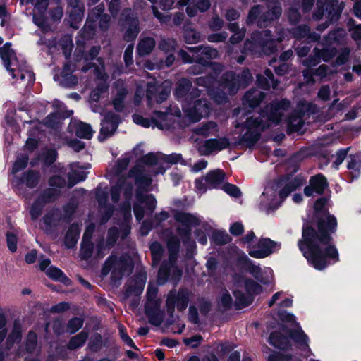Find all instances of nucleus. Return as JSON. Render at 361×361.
Returning a JSON list of instances; mask_svg holds the SVG:
<instances>
[{
  "label": "nucleus",
  "mask_w": 361,
  "mask_h": 361,
  "mask_svg": "<svg viewBox=\"0 0 361 361\" xmlns=\"http://www.w3.org/2000/svg\"><path fill=\"white\" fill-rule=\"evenodd\" d=\"M291 33L297 39H305L308 42L317 41L320 36L315 32H310V28L307 25H300L291 30Z\"/></svg>",
  "instance_id": "31"
},
{
  "label": "nucleus",
  "mask_w": 361,
  "mask_h": 361,
  "mask_svg": "<svg viewBox=\"0 0 361 361\" xmlns=\"http://www.w3.org/2000/svg\"><path fill=\"white\" fill-rule=\"evenodd\" d=\"M336 33L335 32H330L328 35L326 39V43L329 44V46L320 49V59L325 62H328L331 60L337 53L336 47H331V40H336Z\"/></svg>",
  "instance_id": "37"
},
{
  "label": "nucleus",
  "mask_w": 361,
  "mask_h": 361,
  "mask_svg": "<svg viewBox=\"0 0 361 361\" xmlns=\"http://www.w3.org/2000/svg\"><path fill=\"white\" fill-rule=\"evenodd\" d=\"M160 300H153L147 301L145 306L149 322L155 326H159L163 322L164 313L160 310Z\"/></svg>",
  "instance_id": "24"
},
{
  "label": "nucleus",
  "mask_w": 361,
  "mask_h": 361,
  "mask_svg": "<svg viewBox=\"0 0 361 361\" xmlns=\"http://www.w3.org/2000/svg\"><path fill=\"white\" fill-rule=\"evenodd\" d=\"M289 335L301 350L310 353V348L308 343L309 338L300 326H298L297 329L291 331L289 333Z\"/></svg>",
  "instance_id": "32"
},
{
  "label": "nucleus",
  "mask_w": 361,
  "mask_h": 361,
  "mask_svg": "<svg viewBox=\"0 0 361 361\" xmlns=\"http://www.w3.org/2000/svg\"><path fill=\"white\" fill-rule=\"evenodd\" d=\"M126 20L129 22V27L124 35V39L127 42L133 41L140 32L138 19L137 18H130Z\"/></svg>",
  "instance_id": "45"
},
{
  "label": "nucleus",
  "mask_w": 361,
  "mask_h": 361,
  "mask_svg": "<svg viewBox=\"0 0 361 361\" xmlns=\"http://www.w3.org/2000/svg\"><path fill=\"white\" fill-rule=\"evenodd\" d=\"M0 58L3 61L4 66L11 73L13 79L18 78L22 82H26L27 86L32 85L35 81V75L29 69L27 63L22 61H19L16 53L11 48L9 43H6L0 47Z\"/></svg>",
  "instance_id": "5"
},
{
  "label": "nucleus",
  "mask_w": 361,
  "mask_h": 361,
  "mask_svg": "<svg viewBox=\"0 0 361 361\" xmlns=\"http://www.w3.org/2000/svg\"><path fill=\"white\" fill-rule=\"evenodd\" d=\"M264 93L257 89L249 90L244 96L243 104L245 106H257L264 98Z\"/></svg>",
  "instance_id": "33"
},
{
  "label": "nucleus",
  "mask_w": 361,
  "mask_h": 361,
  "mask_svg": "<svg viewBox=\"0 0 361 361\" xmlns=\"http://www.w3.org/2000/svg\"><path fill=\"white\" fill-rule=\"evenodd\" d=\"M239 286V283H238L235 285L233 290V295L235 298V306L238 309L250 305L252 302L250 296L252 295H257L262 290V286L252 279H246L244 281V286L247 292V295H245L238 289Z\"/></svg>",
  "instance_id": "11"
},
{
  "label": "nucleus",
  "mask_w": 361,
  "mask_h": 361,
  "mask_svg": "<svg viewBox=\"0 0 361 361\" xmlns=\"http://www.w3.org/2000/svg\"><path fill=\"white\" fill-rule=\"evenodd\" d=\"M71 10L69 11V18L71 21V26L78 21H80L84 15V6L79 0H69Z\"/></svg>",
  "instance_id": "36"
},
{
  "label": "nucleus",
  "mask_w": 361,
  "mask_h": 361,
  "mask_svg": "<svg viewBox=\"0 0 361 361\" xmlns=\"http://www.w3.org/2000/svg\"><path fill=\"white\" fill-rule=\"evenodd\" d=\"M176 46V42L173 39H161L159 43V49L168 53L173 51Z\"/></svg>",
  "instance_id": "64"
},
{
  "label": "nucleus",
  "mask_w": 361,
  "mask_h": 361,
  "mask_svg": "<svg viewBox=\"0 0 361 361\" xmlns=\"http://www.w3.org/2000/svg\"><path fill=\"white\" fill-rule=\"evenodd\" d=\"M302 185V179L299 177L271 183L265 188L260 197V209L267 212L276 209L284 198Z\"/></svg>",
  "instance_id": "4"
},
{
  "label": "nucleus",
  "mask_w": 361,
  "mask_h": 361,
  "mask_svg": "<svg viewBox=\"0 0 361 361\" xmlns=\"http://www.w3.org/2000/svg\"><path fill=\"white\" fill-rule=\"evenodd\" d=\"M88 337V334L85 331H81L76 336L71 338L68 343V348L74 350L83 345Z\"/></svg>",
  "instance_id": "52"
},
{
  "label": "nucleus",
  "mask_w": 361,
  "mask_h": 361,
  "mask_svg": "<svg viewBox=\"0 0 361 361\" xmlns=\"http://www.w3.org/2000/svg\"><path fill=\"white\" fill-rule=\"evenodd\" d=\"M174 219L176 221L183 224V227L178 228V233L183 238L189 239L191 233V226H197L200 224L199 219L189 213L176 212Z\"/></svg>",
  "instance_id": "17"
},
{
  "label": "nucleus",
  "mask_w": 361,
  "mask_h": 361,
  "mask_svg": "<svg viewBox=\"0 0 361 361\" xmlns=\"http://www.w3.org/2000/svg\"><path fill=\"white\" fill-rule=\"evenodd\" d=\"M29 160L28 155L26 154H22L18 156L16 161L13 164L12 168V173H16L23 169H24L27 165Z\"/></svg>",
  "instance_id": "58"
},
{
  "label": "nucleus",
  "mask_w": 361,
  "mask_h": 361,
  "mask_svg": "<svg viewBox=\"0 0 361 361\" xmlns=\"http://www.w3.org/2000/svg\"><path fill=\"white\" fill-rule=\"evenodd\" d=\"M188 50L194 54H197L200 52L208 59H217L219 56V51L216 49L209 46H199L195 47H188Z\"/></svg>",
  "instance_id": "42"
},
{
  "label": "nucleus",
  "mask_w": 361,
  "mask_h": 361,
  "mask_svg": "<svg viewBox=\"0 0 361 361\" xmlns=\"http://www.w3.org/2000/svg\"><path fill=\"white\" fill-rule=\"evenodd\" d=\"M247 270L252 274L257 280L262 283H267V281L263 279L262 275V270L259 265L252 263L251 260L247 259Z\"/></svg>",
  "instance_id": "53"
},
{
  "label": "nucleus",
  "mask_w": 361,
  "mask_h": 361,
  "mask_svg": "<svg viewBox=\"0 0 361 361\" xmlns=\"http://www.w3.org/2000/svg\"><path fill=\"white\" fill-rule=\"evenodd\" d=\"M195 64L190 66L188 69V73L192 75H197L203 72L204 68L210 66L211 68L214 71V73L216 72H221L223 70V66L219 63H209L202 59V57H198L195 59Z\"/></svg>",
  "instance_id": "29"
},
{
  "label": "nucleus",
  "mask_w": 361,
  "mask_h": 361,
  "mask_svg": "<svg viewBox=\"0 0 361 361\" xmlns=\"http://www.w3.org/2000/svg\"><path fill=\"white\" fill-rule=\"evenodd\" d=\"M97 61L99 63V66L94 67V72L99 82L97 87L94 89L90 94V99L94 102H97L100 98L101 94L105 92L108 89V85L106 83L108 75L104 71L103 61L101 58H98Z\"/></svg>",
  "instance_id": "21"
},
{
  "label": "nucleus",
  "mask_w": 361,
  "mask_h": 361,
  "mask_svg": "<svg viewBox=\"0 0 361 361\" xmlns=\"http://www.w3.org/2000/svg\"><path fill=\"white\" fill-rule=\"evenodd\" d=\"M281 247V244L269 238H262L256 246L249 247L248 253L252 257L262 259L268 257Z\"/></svg>",
  "instance_id": "15"
},
{
  "label": "nucleus",
  "mask_w": 361,
  "mask_h": 361,
  "mask_svg": "<svg viewBox=\"0 0 361 361\" xmlns=\"http://www.w3.org/2000/svg\"><path fill=\"white\" fill-rule=\"evenodd\" d=\"M130 161V157L128 154H125L118 159L116 165L114 167V171L116 175L122 173L128 166Z\"/></svg>",
  "instance_id": "60"
},
{
  "label": "nucleus",
  "mask_w": 361,
  "mask_h": 361,
  "mask_svg": "<svg viewBox=\"0 0 361 361\" xmlns=\"http://www.w3.org/2000/svg\"><path fill=\"white\" fill-rule=\"evenodd\" d=\"M72 130H75V135L80 138L90 139L92 137V129L90 125L81 121H72L69 125Z\"/></svg>",
  "instance_id": "30"
},
{
  "label": "nucleus",
  "mask_w": 361,
  "mask_h": 361,
  "mask_svg": "<svg viewBox=\"0 0 361 361\" xmlns=\"http://www.w3.org/2000/svg\"><path fill=\"white\" fill-rule=\"evenodd\" d=\"M150 250L154 264H158L164 252L163 247L160 243L154 242L150 245Z\"/></svg>",
  "instance_id": "61"
},
{
  "label": "nucleus",
  "mask_w": 361,
  "mask_h": 361,
  "mask_svg": "<svg viewBox=\"0 0 361 361\" xmlns=\"http://www.w3.org/2000/svg\"><path fill=\"white\" fill-rule=\"evenodd\" d=\"M94 249L93 243L91 240H83L81 243L80 255L82 259H87L91 257Z\"/></svg>",
  "instance_id": "56"
},
{
  "label": "nucleus",
  "mask_w": 361,
  "mask_h": 361,
  "mask_svg": "<svg viewBox=\"0 0 361 361\" xmlns=\"http://www.w3.org/2000/svg\"><path fill=\"white\" fill-rule=\"evenodd\" d=\"M195 0H179L178 4L180 6H186V13L190 17H194L197 15V11L203 13L207 11L211 6L209 0H199L195 5L192 6L190 3Z\"/></svg>",
  "instance_id": "28"
},
{
  "label": "nucleus",
  "mask_w": 361,
  "mask_h": 361,
  "mask_svg": "<svg viewBox=\"0 0 361 361\" xmlns=\"http://www.w3.org/2000/svg\"><path fill=\"white\" fill-rule=\"evenodd\" d=\"M137 202L133 206L134 214L138 221L142 220L145 212L141 204H145L147 212L152 214L157 207V200L153 195H144L142 192L136 191Z\"/></svg>",
  "instance_id": "16"
},
{
  "label": "nucleus",
  "mask_w": 361,
  "mask_h": 361,
  "mask_svg": "<svg viewBox=\"0 0 361 361\" xmlns=\"http://www.w3.org/2000/svg\"><path fill=\"white\" fill-rule=\"evenodd\" d=\"M71 171L68 174V187L72 188L76 183L84 180L86 178V173L85 169L90 167V164L84 166H79L77 163H73L70 165Z\"/></svg>",
  "instance_id": "27"
},
{
  "label": "nucleus",
  "mask_w": 361,
  "mask_h": 361,
  "mask_svg": "<svg viewBox=\"0 0 361 361\" xmlns=\"http://www.w3.org/2000/svg\"><path fill=\"white\" fill-rule=\"evenodd\" d=\"M80 233V226L77 224H73L70 226L66 235L65 245L68 248L74 247L78 242Z\"/></svg>",
  "instance_id": "40"
},
{
  "label": "nucleus",
  "mask_w": 361,
  "mask_h": 361,
  "mask_svg": "<svg viewBox=\"0 0 361 361\" xmlns=\"http://www.w3.org/2000/svg\"><path fill=\"white\" fill-rule=\"evenodd\" d=\"M119 123L118 116L114 113H108L105 115L104 118L101 123L100 134L99 139L101 141L106 140L107 137L111 136L116 131Z\"/></svg>",
  "instance_id": "23"
},
{
  "label": "nucleus",
  "mask_w": 361,
  "mask_h": 361,
  "mask_svg": "<svg viewBox=\"0 0 361 361\" xmlns=\"http://www.w3.org/2000/svg\"><path fill=\"white\" fill-rule=\"evenodd\" d=\"M328 186L326 178L322 174H317L311 177L310 179V185L304 189V193L306 196L310 197L314 192L322 194Z\"/></svg>",
  "instance_id": "25"
},
{
  "label": "nucleus",
  "mask_w": 361,
  "mask_h": 361,
  "mask_svg": "<svg viewBox=\"0 0 361 361\" xmlns=\"http://www.w3.org/2000/svg\"><path fill=\"white\" fill-rule=\"evenodd\" d=\"M46 274L49 277L53 279L54 280L63 283H66L68 281V279L63 273V271L55 267H51L48 268L46 270Z\"/></svg>",
  "instance_id": "54"
},
{
  "label": "nucleus",
  "mask_w": 361,
  "mask_h": 361,
  "mask_svg": "<svg viewBox=\"0 0 361 361\" xmlns=\"http://www.w3.org/2000/svg\"><path fill=\"white\" fill-rule=\"evenodd\" d=\"M269 127L260 116H251L245 121L247 132L243 136V140L249 145H254L259 138L261 131Z\"/></svg>",
  "instance_id": "12"
},
{
  "label": "nucleus",
  "mask_w": 361,
  "mask_h": 361,
  "mask_svg": "<svg viewBox=\"0 0 361 361\" xmlns=\"http://www.w3.org/2000/svg\"><path fill=\"white\" fill-rule=\"evenodd\" d=\"M220 72H216L215 75L209 74L207 76L198 77L195 83L200 87H204L207 90L208 94L217 104H223L227 102V92L235 94L240 88H245L252 80L253 78L248 69H245L240 75H235L233 72L224 75L223 81L219 83L216 80V76Z\"/></svg>",
  "instance_id": "2"
},
{
  "label": "nucleus",
  "mask_w": 361,
  "mask_h": 361,
  "mask_svg": "<svg viewBox=\"0 0 361 361\" xmlns=\"http://www.w3.org/2000/svg\"><path fill=\"white\" fill-rule=\"evenodd\" d=\"M96 197L100 207V212L102 214L101 223L105 224L111 218L114 212V207L107 204L108 195L106 192L97 189Z\"/></svg>",
  "instance_id": "26"
},
{
  "label": "nucleus",
  "mask_w": 361,
  "mask_h": 361,
  "mask_svg": "<svg viewBox=\"0 0 361 361\" xmlns=\"http://www.w3.org/2000/svg\"><path fill=\"white\" fill-rule=\"evenodd\" d=\"M54 80L59 81V83L64 87H73L78 83V78L75 75L72 73H64V71L61 72V78L55 75Z\"/></svg>",
  "instance_id": "49"
},
{
  "label": "nucleus",
  "mask_w": 361,
  "mask_h": 361,
  "mask_svg": "<svg viewBox=\"0 0 361 361\" xmlns=\"http://www.w3.org/2000/svg\"><path fill=\"white\" fill-rule=\"evenodd\" d=\"M344 5L338 0H317V8L312 14L315 20H320L324 16L329 22L338 19Z\"/></svg>",
  "instance_id": "9"
},
{
  "label": "nucleus",
  "mask_w": 361,
  "mask_h": 361,
  "mask_svg": "<svg viewBox=\"0 0 361 361\" xmlns=\"http://www.w3.org/2000/svg\"><path fill=\"white\" fill-rule=\"evenodd\" d=\"M290 102L287 99L274 101L266 107V111L262 117L267 120L278 123L283 116L285 111L290 107Z\"/></svg>",
  "instance_id": "18"
},
{
  "label": "nucleus",
  "mask_w": 361,
  "mask_h": 361,
  "mask_svg": "<svg viewBox=\"0 0 361 361\" xmlns=\"http://www.w3.org/2000/svg\"><path fill=\"white\" fill-rule=\"evenodd\" d=\"M169 91L157 84V82L152 81L147 83L146 97L149 106L153 104H161L165 101L169 97Z\"/></svg>",
  "instance_id": "22"
},
{
  "label": "nucleus",
  "mask_w": 361,
  "mask_h": 361,
  "mask_svg": "<svg viewBox=\"0 0 361 361\" xmlns=\"http://www.w3.org/2000/svg\"><path fill=\"white\" fill-rule=\"evenodd\" d=\"M116 96L113 99V104L118 111H121L123 107V99L126 94V90L124 87L123 81L118 80L115 82Z\"/></svg>",
  "instance_id": "38"
},
{
  "label": "nucleus",
  "mask_w": 361,
  "mask_h": 361,
  "mask_svg": "<svg viewBox=\"0 0 361 361\" xmlns=\"http://www.w3.org/2000/svg\"><path fill=\"white\" fill-rule=\"evenodd\" d=\"M228 28L233 35L230 38V42L232 44H235L243 40L245 35V29H240L237 23H230Z\"/></svg>",
  "instance_id": "47"
},
{
  "label": "nucleus",
  "mask_w": 361,
  "mask_h": 361,
  "mask_svg": "<svg viewBox=\"0 0 361 361\" xmlns=\"http://www.w3.org/2000/svg\"><path fill=\"white\" fill-rule=\"evenodd\" d=\"M224 176L225 174L221 170H214L207 174L205 181L209 188H217L223 183Z\"/></svg>",
  "instance_id": "41"
},
{
  "label": "nucleus",
  "mask_w": 361,
  "mask_h": 361,
  "mask_svg": "<svg viewBox=\"0 0 361 361\" xmlns=\"http://www.w3.org/2000/svg\"><path fill=\"white\" fill-rule=\"evenodd\" d=\"M155 40L152 37H146L140 39L137 46V53L139 56L149 55L155 47Z\"/></svg>",
  "instance_id": "39"
},
{
  "label": "nucleus",
  "mask_w": 361,
  "mask_h": 361,
  "mask_svg": "<svg viewBox=\"0 0 361 361\" xmlns=\"http://www.w3.org/2000/svg\"><path fill=\"white\" fill-rule=\"evenodd\" d=\"M61 214L59 209H53L46 214L43 218L47 232H51L59 225Z\"/></svg>",
  "instance_id": "34"
},
{
  "label": "nucleus",
  "mask_w": 361,
  "mask_h": 361,
  "mask_svg": "<svg viewBox=\"0 0 361 361\" xmlns=\"http://www.w3.org/2000/svg\"><path fill=\"white\" fill-rule=\"evenodd\" d=\"M104 11V5L99 4L92 8L88 13L87 21L89 23H94L97 21L103 15Z\"/></svg>",
  "instance_id": "63"
},
{
  "label": "nucleus",
  "mask_w": 361,
  "mask_h": 361,
  "mask_svg": "<svg viewBox=\"0 0 361 361\" xmlns=\"http://www.w3.org/2000/svg\"><path fill=\"white\" fill-rule=\"evenodd\" d=\"M59 190L51 187V188L44 190L39 198L42 199L43 202L47 204L54 201L59 197Z\"/></svg>",
  "instance_id": "55"
},
{
  "label": "nucleus",
  "mask_w": 361,
  "mask_h": 361,
  "mask_svg": "<svg viewBox=\"0 0 361 361\" xmlns=\"http://www.w3.org/2000/svg\"><path fill=\"white\" fill-rule=\"evenodd\" d=\"M269 343L276 348L286 349L289 345V341L287 337L283 336L280 332H273L269 336Z\"/></svg>",
  "instance_id": "46"
},
{
  "label": "nucleus",
  "mask_w": 361,
  "mask_h": 361,
  "mask_svg": "<svg viewBox=\"0 0 361 361\" xmlns=\"http://www.w3.org/2000/svg\"><path fill=\"white\" fill-rule=\"evenodd\" d=\"M336 227V218L327 214L319 220L318 231L310 227L303 228L302 240L298 242V246L309 263L318 270L339 261L338 251L331 236Z\"/></svg>",
  "instance_id": "1"
},
{
  "label": "nucleus",
  "mask_w": 361,
  "mask_h": 361,
  "mask_svg": "<svg viewBox=\"0 0 361 361\" xmlns=\"http://www.w3.org/2000/svg\"><path fill=\"white\" fill-rule=\"evenodd\" d=\"M283 40L281 37L274 38L271 31L262 30L255 32L244 44L243 53H250L260 56L262 54H270L276 50L278 43Z\"/></svg>",
  "instance_id": "6"
},
{
  "label": "nucleus",
  "mask_w": 361,
  "mask_h": 361,
  "mask_svg": "<svg viewBox=\"0 0 361 361\" xmlns=\"http://www.w3.org/2000/svg\"><path fill=\"white\" fill-rule=\"evenodd\" d=\"M169 252L168 261L164 262L158 273V281L164 284L171 276L173 279H179L182 275V270L179 269L176 262L180 248V241L177 237H171L167 243Z\"/></svg>",
  "instance_id": "7"
},
{
  "label": "nucleus",
  "mask_w": 361,
  "mask_h": 361,
  "mask_svg": "<svg viewBox=\"0 0 361 361\" xmlns=\"http://www.w3.org/2000/svg\"><path fill=\"white\" fill-rule=\"evenodd\" d=\"M257 82L260 87L264 90H268L271 87L273 89H276L278 86V82L274 80V75L269 69H266L263 75H257Z\"/></svg>",
  "instance_id": "35"
},
{
  "label": "nucleus",
  "mask_w": 361,
  "mask_h": 361,
  "mask_svg": "<svg viewBox=\"0 0 361 361\" xmlns=\"http://www.w3.org/2000/svg\"><path fill=\"white\" fill-rule=\"evenodd\" d=\"M230 145V141L226 137L219 139H209L204 141L197 147L199 154L202 156H208L211 154L218 152Z\"/></svg>",
  "instance_id": "20"
},
{
  "label": "nucleus",
  "mask_w": 361,
  "mask_h": 361,
  "mask_svg": "<svg viewBox=\"0 0 361 361\" xmlns=\"http://www.w3.org/2000/svg\"><path fill=\"white\" fill-rule=\"evenodd\" d=\"M46 204L39 197L35 201L31 207L30 213L32 219H37L41 214Z\"/></svg>",
  "instance_id": "62"
},
{
  "label": "nucleus",
  "mask_w": 361,
  "mask_h": 361,
  "mask_svg": "<svg viewBox=\"0 0 361 361\" xmlns=\"http://www.w3.org/2000/svg\"><path fill=\"white\" fill-rule=\"evenodd\" d=\"M190 293L186 289H180L176 293L175 290L170 291L166 299V309L171 317L175 310L176 305L178 310L182 311L186 309L189 302Z\"/></svg>",
  "instance_id": "14"
},
{
  "label": "nucleus",
  "mask_w": 361,
  "mask_h": 361,
  "mask_svg": "<svg viewBox=\"0 0 361 361\" xmlns=\"http://www.w3.org/2000/svg\"><path fill=\"white\" fill-rule=\"evenodd\" d=\"M164 171H154L150 168H146L140 166H135L133 167L128 173V177H120L116 185L111 188V200L114 202H117L119 200L121 194L123 195L126 200L123 205L124 217L127 220L131 218V210L130 200L133 195V184L129 178H134L135 183L137 186L136 191H148L152 184V176H156L161 173H163Z\"/></svg>",
  "instance_id": "3"
},
{
  "label": "nucleus",
  "mask_w": 361,
  "mask_h": 361,
  "mask_svg": "<svg viewBox=\"0 0 361 361\" xmlns=\"http://www.w3.org/2000/svg\"><path fill=\"white\" fill-rule=\"evenodd\" d=\"M192 86V82L185 78H181L176 84L175 95L178 98L183 97L188 92Z\"/></svg>",
  "instance_id": "51"
},
{
  "label": "nucleus",
  "mask_w": 361,
  "mask_h": 361,
  "mask_svg": "<svg viewBox=\"0 0 361 361\" xmlns=\"http://www.w3.org/2000/svg\"><path fill=\"white\" fill-rule=\"evenodd\" d=\"M183 110L185 116L192 121H199L202 118L208 116L211 106L205 99H200L190 105L183 104Z\"/></svg>",
  "instance_id": "13"
},
{
  "label": "nucleus",
  "mask_w": 361,
  "mask_h": 361,
  "mask_svg": "<svg viewBox=\"0 0 361 361\" xmlns=\"http://www.w3.org/2000/svg\"><path fill=\"white\" fill-rule=\"evenodd\" d=\"M218 126L215 122L209 121L201 126L195 128L193 129L194 133L204 137H209L214 135L218 132Z\"/></svg>",
  "instance_id": "43"
},
{
  "label": "nucleus",
  "mask_w": 361,
  "mask_h": 361,
  "mask_svg": "<svg viewBox=\"0 0 361 361\" xmlns=\"http://www.w3.org/2000/svg\"><path fill=\"white\" fill-rule=\"evenodd\" d=\"M309 110V104L300 101L294 111L287 120L288 128L290 132L299 131L304 125L303 116L305 113Z\"/></svg>",
  "instance_id": "19"
},
{
  "label": "nucleus",
  "mask_w": 361,
  "mask_h": 361,
  "mask_svg": "<svg viewBox=\"0 0 361 361\" xmlns=\"http://www.w3.org/2000/svg\"><path fill=\"white\" fill-rule=\"evenodd\" d=\"M21 341V326L18 322L15 321L11 333L8 335L6 341V349H11L15 343Z\"/></svg>",
  "instance_id": "44"
},
{
  "label": "nucleus",
  "mask_w": 361,
  "mask_h": 361,
  "mask_svg": "<svg viewBox=\"0 0 361 361\" xmlns=\"http://www.w3.org/2000/svg\"><path fill=\"white\" fill-rule=\"evenodd\" d=\"M133 269L131 259L126 255L119 257L111 255L106 260L102 269V274L106 276L111 272L112 280L114 281L121 279L125 274H128Z\"/></svg>",
  "instance_id": "8"
},
{
  "label": "nucleus",
  "mask_w": 361,
  "mask_h": 361,
  "mask_svg": "<svg viewBox=\"0 0 361 361\" xmlns=\"http://www.w3.org/2000/svg\"><path fill=\"white\" fill-rule=\"evenodd\" d=\"M65 116L59 112L49 114L43 121L44 126L52 129H56L61 125V120Z\"/></svg>",
  "instance_id": "48"
},
{
  "label": "nucleus",
  "mask_w": 361,
  "mask_h": 361,
  "mask_svg": "<svg viewBox=\"0 0 361 361\" xmlns=\"http://www.w3.org/2000/svg\"><path fill=\"white\" fill-rule=\"evenodd\" d=\"M201 34L198 31L191 29L185 28L184 38L187 44H196L200 42Z\"/></svg>",
  "instance_id": "57"
},
{
  "label": "nucleus",
  "mask_w": 361,
  "mask_h": 361,
  "mask_svg": "<svg viewBox=\"0 0 361 361\" xmlns=\"http://www.w3.org/2000/svg\"><path fill=\"white\" fill-rule=\"evenodd\" d=\"M40 177L41 176L39 172L29 171L23 174V182H24L27 187L33 188L38 185Z\"/></svg>",
  "instance_id": "50"
},
{
  "label": "nucleus",
  "mask_w": 361,
  "mask_h": 361,
  "mask_svg": "<svg viewBox=\"0 0 361 361\" xmlns=\"http://www.w3.org/2000/svg\"><path fill=\"white\" fill-rule=\"evenodd\" d=\"M320 61V49L314 48L313 50V55L310 56L308 58L303 60L302 63L303 66L310 68L317 66Z\"/></svg>",
  "instance_id": "59"
},
{
  "label": "nucleus",
  "mask_w": 361,
  "mask_h": 361,
  "mask_svg": "<svg viewBox=\"0 0 361 361\" xmlns=\"http://www.w3.org/2000/svg\"><path fill=\"white\" fill-rule=\"evenodd\" d=\"M169 114H173L177 117L181 116L180 109H177L173 111L161 112L156 111L154 112V116L151 119L142 117L140 115L135 114L133 116V120L135 123L140 125L145 128L157 127L160 129L168 128L169 123L167 122V118Z\"/></svg>",
  "instance_id": "10"
}]
</instances>
